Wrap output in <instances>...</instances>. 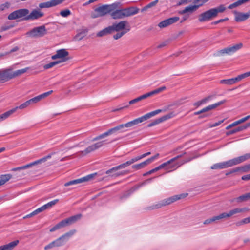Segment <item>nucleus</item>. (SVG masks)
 <instances>
[{
    "label": "nucleus",
    "instance_id": "1",
    "mask_svg": "<svg viewBox=\"0 0 250 250\" xmlns=\"http://www.w3.org/2000/svg\"><path fill=\"white\" fill-rule=\"evenodd\" d=\"M110 26L112 33L117 32V33L113 36V38L115 40L121 38L130 30V27L126 21H122L118 23H114Z\"/></svg>",
    "mask_w": 250,
    "mask_h": 250
},
{
    "label": "nucleus",
    "instance_id": "2",
    "mask_svg": "<svg viewBox=\"0 0 250 250\" xmlns=\"http://www.w3.org/2000/svg\"><path fill=\"white\" fill-rule=\"evenodd\" d=\"M169 106L167 107H165L161 109H157L155 111H153L152 112H150L149 113H148L140 117H139L138 118L135 119L132 121H129L126 123L124 124L125 128H130L132 127V126L137 125L140 123H141L143 122L144 121H145L148 119L152 117L153 116H155L156 115L163 112H166L168 109Z\"/></svg>",
    "mask_w": 250,
    "mask_h": 250
},
{
    "label": "nucleus",
    "instance_id": "3",
    "mask_svg": "<svg viewBox=\"0 0 250 250\" xmlns=\"http://www.w3.org/2000/svg\"><path fill=\"white\" fill-rule=\"evenodd\" d=\"M119 4V3H114L110 5H103L98 7L94 9L91 17L93 18H96L104 16L117 8Z\"/></svg>",
    "mask_w": 250,
    "mask_h": 250
},
{
    "label": "nucleus",
    "instance_id": "4",
    "mask_svg": "<svg viewBox=\"0 0 250 250\" xmlns=\"http://www.w3.org/2000/svg\"><path fill=\"white\" fill-rule=\"evenodd\" d=\"M82 217V214H78L64 219L50 229V231L53 232L62 228L71 225L80 220Z\"/></svg>",
    "mask_w": 250,
    "mask_h": 250
},
{
    "label": "nucleus",
    "instance_id": "5",
    "mask_svg": "<svg viewBox=\"0 0 250 250\" xmlns=\"http://www.w3.org/2000/svg\"><path fill=\"white\" fill-rule=\"evenodd\" d=\"M185 154L186 152H184L183 154L177 155L166 162L163 163L162 164H165L163 167V168H165L166 170H169V171L176 169L185 163V162H180L177 160L180 158L183 157V156Z\"/></svg>",
    "mask_w": 250,
    "mask_h": 250
},
{
    "label": "nucleus",
    "instance_id": "6",
    "mask_svg": "<svg viewBox=\"0 0 250 250\" xmlns=\"http://www.w3.org/2000/svg\"><path fill=\"white\" fill-rule=\"evenodd\" d=\"M125 128V126L124 125V124H120L118 125H117L113 128H111L109 129H108L106 132L96 136L95 137L93 138L92 139V141H96L98 140H100L102 139H103L107 136H108L109 135H111L112 134H116L118 132H125L126 130H124Z\"/></svg>",
    "mask_w": 250,
    "mask_h": 250
},
{
    "label": "nucleus",
    "instance_id": "7",
    "mask_svg": "<svg viewBox=\"0 0 250 250\" xmlns=\"http://www.w3.org/2000/svg\"><path fill=\"white\" fill-rule=\"evenodd\" d=\"M47 33V30L44 25L33 28L27 32L26 35L32 38H41L44 36Z\"/></svg>",
    "mask_w": 250,
    "mask_h": 250
},
{
    "label": "nucleus",
    "instance_id": "8",
    "mask_svg": "<svg viewBox=\"0 0 250 250\" xmlns=\"http://www.w3.org/2000/svg\"><path fill=\"white\" fill-rule=\"evenodd\" d=\"M75 229H72L65 233L61 237L55 240L56 247H62L64 245L69 239L76 233Z\"/></svg>",
    "mask_w": 250,
    "mask_h": 250
},
{
    "label": "nucleus",
    "instance_id": "9",
    "mask_svg": "<svg viewBox=\"0 0 250 250\" xmlns=\"http://www.w3.org/2000/svg\"><path fill=\"white\" fill-rule=\"evenodd\" d=\"M243 46L242 43L234 44L232 46H230L228 47L225 48L222 50L217 51V55H223L225 54L230 55L235 53L238 50L240 49Z\"/></svg>",
    "mask_w": 250,
    "mask_h": 250
},
{
    "label": "nucleus",
    "instance_id": "10",
    "mask_svg": "<svg viewBox=\"0 0 250 250\" xmlns=\"http://www.w3.org/2000/svg\"><path fill=\"white\" fill-rule=\"evenodd\" d=\"M104 141L96 142L88 146L84 150L80 151L79 153L82 156H85L102 147L104 145Z\"/></svg>",
    "mask_w": 250,
    "mask_h": 250
},
{
    "label": "nucleus",
    "instance_id": "11",
    "mask_svg": "<svg viewBox=\"0 0 250 250\" xmlns=\"http://www.w3.org/2000/svg\"><path fill=\"white\" fill-rule=\"evenodd\" d=\"M29 11L27 9H21L11 13L8 16V19L10 20H16L23 17L27 16L29 14Z\"/></svg>",
    "mask_w": 250,
    "mask_h": 250
},
{
    "label": "nucleus",
    "instance_id": "12",
    "mask_svg": "<svg viewBox=\"0 0 250 250\" xmlns=\"http://www.w3.org/2000/svg\"><path fill=\"white\" fill-rule=\"evenodd\" d=\"M217 16L216 11L213 8H211L204 13L201 14L199 17V21L200 22H204Z\"/></svg>",
    "mask_w": 250,
    "mask_h": 250
},
{
    "label": "nucleus",
    "instance_id": "13",
    "mask_svg": "<svg viewBox=\"0 0 250 250\" xmlns=\"http://www.w3.org/2000/svg\"><path fill=\"white\" fill-rule=\"evenodd\" d=\"M96 175V173L94 174H91L88 175H86V176H84L83 177L73 180L72 181H70L69 182H67L65 183L64 185L65 187H68L71 185H76L82 183L84 182L88 181L92 179L95 175Z\"/></svg>",
    "mask_w": 250,
    "mask_h": 250
},
{
    "label": "nucleus",
    "instance_id": "14",
    "mask_svg": "<svg viewBox=\"0 0 250 250\" xmlns=\"http://www.w3.org/2000/svg\"><path fill=\"white\" fill-rule=\"evenodd\" d=\"M175 116V114L174 112H170L167 115H165L158 119H157L152 122L150 123L149 124L147 125L148 127H151L153 126H154L155 125H157L163 122H164L168 119H169L172 117H173Z\"/></svg>",
    "mask_w": 250,
    "mask_h": 250
},
{
    "label": "nucleus",
    "instance_id": "15",
    "mask_svg": "<svg viewBox=\"0 0 250 250\" xmlns=\"http://www.w3.org/2000/svg\"><path fill=\"white\" fill-rule=\"evenodd\" d=\"M233 166L231 159L227 161L218 163L211 166V169H222Z\"/></svg>",
    "mask_w": 250,
    "mask_h": 250
},
{
    "label": "nucleus",
    "instance_id": "16",
    "mask_svg": "<svg viewBox=\"0 0 250 250\" xmlns=\"http://www.w3.org/2000/svg\"><path fill=\"white\" fill-rule=\"evenodd\" d=\"M65 0H51L49 1L40 3L39 7L41 9L54 7L61 4Z\"/></svg>",
    "mask_w": 250,
    "mask_h": 250
},
{
    "label": "nucleus",
    "instance_id": "17",
    "mask_svg": "<svg viewBox=\"0 0 250 250\" xmlns=\"http://www.w3.org/2000/svg\"><path fill=\"white\" fill-rule=\"evenodd\" d=\"M44 15L40 10L34 9L29 14L24 17V20H34L38 19Z\"/></svg>",
    "mask_w": 250,
    "mask_h": 250
},
{
    "label": "nucleus",
    "instance_id": "18",
    "mask_svg": "<svg viewBox=\"0 0 250 250\" xmlns=\"http://www.w3.org/2000/svg\"><path fill=\"white\" fill-rule=\"evenodd\" d=\"M50 157H51L50 155H47V156H46L45 157L40 159V160L36 161L34 162L31 163L29 164L26 165L22 166V167L14 168L12 169V170L13 171H17V170H22V169L27 168L28 167H31L32 166L41 163L42 162H45L47 159L50 158Z\"/></svg>",
    "mask_w": 250,
    "mask_h": 250
},
{
    "label": "nucleus",
    "instance_id": "19",
    "mask_svg": "<svg viewBox=\"0 0 250 250\" xmlns=\"http://www.w3.org/2000/svg\"><path fill=\"white\" fill-rule=\"evenodd\" d=\"M188 194L176 195L162 200L164 206L170 205L176 201L185 197Z\"/></svg>",
    "mask_w": 250,
    "mask_h": 250
},
{
    "label": "nucleus",
    "instance_id": "20",
    "mask_svg": "<svg viewBox=\"0 0 250 250\" xmlns=\"http://www.w3.org/2000/svg\"><path fill=\"white\" fill-rule=\"evenodd\" d=\"M179 20V18L178 17H171L160 22L158 24V26L161 28H165L176 22Z\"/></svg>",
    "mask_w": 250,
    "mask_h": 250
},
{
    "label": "nucleus",
    "instance_id": "21",
    "mask_svg": "<svg viewBox=\"0 0 250 250\" xmlns=\"http://www.w3.org/2000/svg\"><path fill=\"white\" fill-rule=\"evenodd\" d=\"M249 210L248 208H236L230 210L228 213L223 212L222 213V216L223 218H229L231 217V216L241 212H246Z\"/></svg>",
    "mask_w": 250,
    "mask_h": 250
},
{
    "label": "nucleus",
    "instance_id": "22",
    "mask_svg": "<svg viewBox=\"0 0 250 250\" xmlns=\"http://www.w3.org/2000/svg\"><path fill=\"white\" fill-rule=\"evenodd\" d=\"M122 10L124 18L134 15L139 12V9L135 7H129Z\"/></svg>",
    "mask_w": 250,
    "mask_h": 250
},
{
    "label": "nucleus",
    "instance_id": "23",
    "mask_svg": "<svg viewBox=\"0 0 250 250\" xmlns=\"http://www.w3.org/2000/svg\"><path fill=\"white\" fill-rule=\"evenodd\" d=\"M68 55V52L64 49H62L60 50H58L56 51V54L52 56L51 58L53 60H56L57 59H61V60L66 59L65 58Z\"/></svg>",
    "mask_w": 250,
    "mask_h": 250
},
{
    "label": "nucleus",
    "instance_id": "24",
    "mask_svg": "<svg viewBox=\"0 0 250 250\" xmlns=\"http://www.w3.org/2000/svg\"><path fill=\"white\" fill-rule=\"evenodd\" d=\"M235 20L237 22H242L247 20L250 16V10L246 13H244L242 12L235 11Z\"/></svg>",
    "mask_w": 250,
    "mask_h": 250
},
{
    "label": "nucleus",
    "instance_id": "25",
    "mask_svg": "<svg viewBox=\"0 0 250 250\" xmlns=\"http://www.w3.org/2000/svg\"><path fill=\"white\" fill-rule=\"evenodd\" d=\"M12 79V70L11 69L0 70V80L5 82Z\"/></svg>",
    "mask_w": 250,
    "mask_h": 250
},
{
    "label": "nucleus",
    "instance_id": "26",
    "mask_svg": "<svg viewBox=\"0 0 250 250\" xmlns=\"http://www.w3.org/2000/svg\"><path fill=\"white\" fill-rule=\"evenodd\" d=\"M250 158V153L232 159L233 166L238 165Z\"/></svg>",
    "mask_w": 250,
    "mask_h": 250
},
{
    "label": "nucleus",
    "instance_id": "27",
    "mask_svg": "<svg viewBox=\"0 0 250 250\" xmlns=\"http://www.w3.org/2000/svg\"><path fill=\"white\" fill-rule=\"evenodd\" d=\"M250 158V153L232 159L233 166L238 165Z\"/></svg>",
    "mask_w": 250,
    "mask_h": 250
},
{
    "label": "nucleus",
    "instance_id": "28",
    "mask_svg": "<svg viewBox=\"0 0 250 250\" xmlns=\"http://www.w3.org/2000/svg\"><path fill=\"white\" fill-rule=\"evenodd\" d=\"M226 101L225 100H224L221 101L218 103H215L213 104L209 105L204 108L202 110L199 111V114L205 113V112L209 111L210 110L216 108L217 107H218V106L225 103L226 102Z\"/></svg>",
    "mask_w": 250,
    "mask_h": 250
},
{
    "label": "nucleus",
    "instance_id": "29",
    "mask_svg": "<svg viewBox=\"0 0 250 250\" xmlns=\"http://www.w3.org/2000/svg\"><path fill=\"white\" fill-rule=\"evenodd\" d=\"M131 165L129 161H126L125 163H122L117 166L113 167L112 168L107 170L106 171L105 173L106 174H109L111 173L112 172H115L119 169L125 168Z\"/></svg>",
    "mask_w": 250,
    "mask_h": 250
},
{
    "label": "nucleus",
    "instance_id": "30",
    "mask_svg": "<svg viewBox=\"0 0 250 250\" xmlns=\"http://www.w3.org/2000/svg\"><path fill=\"white\" fill-rule=\"evenodd\" d=\"M19 243L17 240L11 242L7 244L0 246V250H12Z\"/></svg>",
    "mask_w": 250,
    "mask_h": 250
},
{
    "label": "nucleus",
    "instance_id": "31",
    "mask_svg": "<svg viewBox=\"0 0 250 250\" xmlns=\"http://www.w3.org/2000/svg\"><path fill=\"white\" fill-rule=\"evenodd\" d=\"M198 8V6L197 5H194V4L189 5L185 7L184 9L180 11L179 13L180 14L183 15L187 13H192L197 10Z\"/></svg>",
    "mask_w": 250,
    "mask_h": 250
},
{
    "label": "nucleus",
    "instance_id": "32",
    "mask_svg": "<svg viewBox=\"0 0 250 250\" xmlns=\"http://www.w3.org/2000/svg\"><path fill=\"white\" fill-rule=\"evenodd\" d=\"M111 17L114 19H123V15L122 9H115L110 13Z\"/></svg>",
    "mask_w": 250,
    "mask_h": 250
},
{
    "label": "nucleus",
    "instance_id": "33",
    "mask_svg": "<svg viewBox=\"0 0 250 250\" xmlns=\"http://www.w3.org/2000/svg\"><path fill=\"white\" fill-rule=\"evenodd\" d=\"M112 33L110 26L104 28L97 33V37H103Z\"/></svg>",
    "mask_w": 250,
    "mask_h": 250
},
{
    "label": "nucleus",
    "instance_id": "34",
    "mask_svg": "<svg viewBox=\"0 0 250 250\" xmlns=\"http://www.w3.org/2000/svg\"><path fill=\"white\" fill-rule=\"evenodd\" d=\"M222 215H223L222 213H221V214H219V215L213 216V217H212L211 218L208 219L204 221V224L208 225V224L211 223L213 222H215L217 220H220L221 219H223L224 218Z\"/></svg>",
    "mask_w": 250,
    "mask_h": 250
},
{
    "label": "nucleus",
    "instance_id": "35",
    "mask_svg": "<svg viewBox=\"0 0 250 250\" xmlns=\"http://www.w3.org/2000/svg\"><path fill=\"white\" fill-rule=\"evenodd\" d=\"M237 82L238 81H237V78H236V77H235V78L229 79L221 80L220 81V83L221 84H225L226 85H232L234 83H235Z\"/></svg>",
    "mask_w": 250,
    "mask_h": 250
},
{
    "label": "nucleus",
    "instance_id": "36",
    "mask_svg": "<svg viewBox=\"0 0 250 250\" xmlns=\"http://www.w3.org/2000/svg\"><path fill=\"white\" fill-rule=\"evenodd\" d=\"M214 97V96L213 95L208 96L203 99L202 100L199 101L195 103L193 105L196 107H198V106H200L201 104L206 103L207 102L209 101V100H211V99H212Z\"/></svg>",
    "mask_w": 250,
    "mask_h": 250
},
{
    "label": "nucleus",
    "instance_id": "37",
    "mask_svg": "<svg viewBox=\"0 0 250 250\" xmlns=\"http://www.w3.org/2000/svg\"><path fill=\"white\" fill-rule=\"evenodd\" d=\"M29 67H26V68H24L23 69H19V70H16L15 71H14V72L12 71V79L15 78V77H17L18 76L21 75L22 74L26 72L27 71V70H29Z\"/></svg>",
    "mask_w": 250,
    "mask_h": 250
},
{
    "label": "nucleus",
    "instance_id": "38",
    "mask_svg": "<svg viewBox=\"0 0 250 250\" xmlns=\"http://www.w3.org/2000/svg\"><path fill=\"white\" fill-rule=\"evenodd\" d=\"M87 29L82 30L81 32L77 34L75 37V39L78 41L82 40L87 34Z\"/></svg>",
    "mask_w": 250,
    "mask_h": 250
},
{
    "label": "nucleus",
    "instance_id": "39",
    "mask_svg": "<svg viewBox=\"0 0 250 250\" xmlns=\"http://www.w3.org/2000/svg\"><path fill=\"white\" fill-rule=\"evenodd\" d=\"M11 178V175L5 174L0 176V186L4 185L6 182L10 180Z\"/></svg>",
    "mask_w": 250,
    "mask_h": 250
},
{
    "label": "nucleus",
    "instance_id": "40",
    "mask_svg": "<svg viewBox=\"0 0 250 250\" xmlns=\"http://www.w3.org/2000/svg\"><path fill=\"white\" fill-rule=\"evenodd\" d=\"M65 62V60L54 61V62H51L48 64L44 65L43 66V68L45 69H48L51 67H53L55 65H56L61 62Z\"/></svg>",
    "mask_w": 250,
    "mask_h": 250
},
{
    "label": "nucleus",
    "instance_id": "41",
    "mask_svg": "<svg viewBox=\"0 0 250 250\" xmlns=\"http://www.w3.org/2000/svg\"><path fill=\"white\" fill-rule=\"evenodd\" d=\"M240 171L245 172L246 171V169H245V166L237 167L233 168V169H231L230 170H229L227 173H226V175H229L231 174L232 173H235V172H239Z\"/></svg>",
    "mask_w": 250,
    "mask_h": 250
},
{
    "label": "nucleus",
    "instance_id": "42",
    "mask_svg": "<svg viewBox=\"0 0 250 250\" xmlns=\"http://www.w3.org/2000/svg\"><path fill=\"white\" fill-rule=\"evenodd\" d=\"M162 207H164L162 200L158 202V203L146 208L147 210H153L155 209H158Z\"/></svg>",
    "mask_w": 250,
    "mask_h": 250
},
{
    "label": "nucleus",
    "instance_id": "43",
    "mask_svg": "<svg viewBox=\"0 0 250 250\" xmlns=\"http://www.w3.org/2000/svg\"><path fill=\"white\" fill-rule=\"evenodd\" d=\"M147 165H148V163L147 160H146V161H145L140 164L134 165L132 166V167L136 170H139L142 168H144L145 167H146Z\"/></svg>",
    "mask_w": 250,
    "mask_h": 250
},
{
    "label": "nucleus",
    "instance_id": "44",
    "mask_svg": "<svg viewBox=\"0 0 250 250\" xmlns=\"http://www.w3.org/2000/svg\"><path fill=\"white\" fill-rule=\"evenodd\" d=\"M147 96H146V94H145L144 95H142L138 97H137L136 98L134 99H133L131 101H130L129 102V104H134L135 103H136L138 102H140L141 101V100H143L145 99H146L147 98Z\"/></svg>",
    "mask_w": 250,
    "mask_h": 250
},
{
    "label": "nucleus",
    "instance_id": "45",
    "mask_svg": "<svg viewBox=\"0 0 250 250\" xmlns=\"http://www.w3.org/2000/svg\"><path fill=\"white\" fill-rule=\"evenodd\" d=\"M129 172V171L128 170H125V171L117 172H115V173H114V172H112L111 173H109V176H111V177H119L120 176H122V175L127 174Z\"/></svg>",
    "mask_w": 250,
    "mask_h": 250
},
{
    "label": "nucleus",
    "instance_id": "46",
    "mask_svg": "<svg viewBox=\"0 0 250 250\" xmlns=\"http://www.w3.org/2000/svg\"><path fill=\"white\" fill-rule=\"evenodd\" d=\"M249 199H250V192L240 196L237 198L236 200L238 202H241L243 201H247Z\"/></svg>",
    "mask_w": 250,
    "mask_h": 250
},
{
    "label": "nucleus",
    "instance_id": "47",
    "mask_svg": "<svg viewBox=\"0 0 250 250\" xmlns=\"http://www.w3.org/2000/svg\"><path fill=\"white\" fill-rule=\"evenodd\" d=\"M16 111H17V109H16V107H15L10 110H8L7 112L4 113L3 114H1L3 120H5L6 118H7L8 117H9L10 115H11L12 114H13Z\"/></svg>",
    "mask_w": 250,
    "mask_h": 250
},
{
    "label": "nucleus",
    "instance_id": "48",
    "mask_svg": "<svg viewBox=\"0 0 250 250\" xmlns=\"http://www.w3.org/2000/svg\"><path fill=\"white\" fill-rule=\"evenodd\" d=\"M250 127V122L242 126H238L235 128L236 133L241 132Z\"/></svg>",
    "mask_w": 250,
    "mask_h": 250
},
{
    "label": "nucleus",
    "instance_id": "49",
    "mask_svg": "<svg viewBox=\"0 0 250 250\" xmlns=\"http://www.w3.org/2000/svg\"><path fill=\"white\" fill-rule=\"evenodd\" d=\"M159 0H155V1H153L152 2H151L150 3L147 4L146 6H145L143 9L142 11H145L147 9L151 8L152 7H154L156 5V4L158 3Z\"/></svg>",
    "mask_w": 250,
    "mask_h": 250
},
{
    "label": "nucleus",
    "instance_id": "50",
    "mask_svg": "<svg viewBox=\"0 0 250 250\" xmlns=\"http://www.w3.org/2000/svg\"><path fill=\"white\" fill-rule=\"evenodd\" d=\"M30 104H31L30 102V100H29L24 102V103L22 104H21L20 106L16 107V108L17 110L18 109H23L24 108H26Z\"/></svg>",
    "mask_w": 250,
    "mask_h": 250
},
{
    "label": "nucleus",
    "instance_id": "51",
    "mask_svg": "<svg viewBox=\"0 0 250 250\" xmlns=\"http://www.w3.org/2000/svg\"><path fill=\"white\" fill-rule=\"evenodd\" d=\"M60 14L63 17H67L71 14V12L68 9H66L61 11Z\"/></svg>",
    "mask_w": 250,
    "mask_h": 250
},
{
    "label": "nucleus",
    "instance_id": "52",
    "mask_svg": "<svg viewBox=\"0 0 250 250\" xmlns=\"http://www.w3.org/2000/svg\"><path fill=\"white\" fill-rule=\"evenodd\" d=\"M249 76H250V71L239 75L237 77H236V78L237 81L239 82L241 80Z\"/></svg>",
    "mask_w": 250,
    "mask_h": 250
},
{
    "label": "nucleus",
    "instance_id": "53",
    "mask_svg": "<svg viewBox=\"0 0 250 250\" xmlns=\"http://www.w3.org/2000/svg\"><path fill=\"white\" fill-rule=\"evenodd\" d=\"M214 10L216 11V15H217L219 13H222L226 10V7L223 4L219 5V6L213 8Z\"/></svg>",
    "mask_w": 250,
    "mask_h": 250
},
{
    "label": "nucleus",
    "instance_id": "54",
    "mask_svg": "<svg viewBox=\"0 0 250 250\" xmlns=\"http://www.w3.org/2000/svg\"><path fill=\"white\" fill-rule=\"evenodd\" d=\"M10 6V3L6 2L0 5V11H2L8 9Z\"/></svg>",
    "mask_w": 250,
    "mask_h": 250
},
{
    "label": "nucleus",
    "instance_id": "55",
    "mask_svg": "<svg viewBox=\"0 0 250 250\" xmlns=\"http://www.w3.org/2000/svg\"><path fill=\"white\" fill-rule=\"evenodd\" d=\"M143 158V157L142 156V155H141L135 157L134 158H132V159H131L130 160H129L128 161H129L130 165H131L133 163H134Z\"/></svg>",
    "mask_w": 250,
    "mask_h": 250
},
{
    "label": "nucleus",
    "instance_id": "56",
    "mask_svg": "<svg viewBox=\"0 0 250 250\" xmlns=\"http://www.w3.org/2000/svg\"><path fill=\"white\" fill-rule=\"evenodd\" d=\"M143 158V157L142 156V155H141L135 157L134 158H132V159H131L130 160H129L128 161H129L130 165H131L133 163H134Z\"/></svg>",
    "mask_w": 250,
    "mask_h": 250
},
{
    "label": "nucleus",
    "instance_id": "57",
    "mask_svg": "<svg viewBox=\"0 0 250 250\" xmlns=\"http://www.w3.org/2000/svg\"><path fill=\"white\" fill-rule=\"evenodd\" d=\"M161 90L159 88L153 90V91H152L150 92H148V93H146V96L147 97H150L154 94H157V93H159L160 92H161Z\"/></svg>",
    "mask_w": 250,
    "mask_h": 250
},
{
    "label": "nucleus",
    "instance_id": "58",
    "mask_svg": "<svg viewBox=\"0 0 250 250\" xmlns=\"http://www.w3.org/2000/svg\"><path fill=\"white\" fill-rule=\"evenodd\" d=\"M42 99L40 97V95H38L36 97H35L31 99H30V102L31 104H35L39 102L40 100H41Z\"/></svg>",
    "mask_w": 250,
    "mask_h": 250
},
{
    "label": "nucleus",
    "instance_id": "59",
    "mask_svg": "<svg viewBox=\"0 0 250 250\" xmlns=\"http://www.w3.org/2000/svg\"><path fill=\"white\" fill-rule=\"evenodd\" d=\"M54 247H56V246L55 241H53V242L50 243L49 244L45 246L44 247V250H48Z\"/></svg>",
    "mask_w": 250,
    "mask_h": 250
},
{
    "label": "nucleus",
    "instance_id": "60",
    "mask_svg": "<svg viewBox=\"0 0 250 250\" xmlns=\"http://www.w3.org/2000/svg\"><path fill=\"white\" fill-rule=\"evenodd\" d=\"M59 202L58 199H55L53 201H51L48 203H47V205L48 206V208H52L53 206H54L55 204H56Z\"/></svg>",
    "mask_w": 250,
    "mask_h": 250
},
{
    "label": "nucleus",
    "instance_id": "61",
    "mask_svg": "<svg viewBox=\"0 0 250 250\" xmlns=\"http://www.w3.org/2000/svg\"><path fill=\"white\" fill-rule=\"evenodd\" d=\"M164 165H165V164H161L160 166H159L158 167L150 170V171L151 173L152 174L155 172H156V171L159 170L163 168V167Z\"/></svg>",
    "mask_w": 250,
    "mask_h": 250
},
{
    "label": "nucleus",
    "instance_id": "62",
    "mask_svg": "<svg viewBox=\"0 0 250 250\" xmlns=\"http://www.w3.org/2000/svg\"><path fill=\"white\" fill-rule=\"evenodd\" d=\"M52 92H53V90H50V91H49L48 92L43 93L40 95V96L41 98V99H42L43 98H44L47 97L48 96L50 95Z\"/></svg>",
    "mask_w": 250,
    "mask_h": 250
},
{
    "label": "nucleus",
    "instance_id": "63",
    "mask_svg": "<svg viewBox=\"0 0 250 250\" xmlns=\"http://www.w3.org/2000/svg\"><path fill=\"white\" fill-rule=\"evenodd\" d=\"M159 156V153H157L155 155H154V156H152L151 157V158L147 159V161L148 163V164H150L151 163H152L155 159H156V158H157L158 157V156Z\"/></svg>",
    "mask_w": 250,
    "mask_h": 250
},
{
    "label": "nucleus",
    "instance_id": "64",
    "mask_svg": "<svg viewBox=\"0 0 250 250\" xmlns=\"http://www.w3.org/2000/svg\"><path fill=\"white\" fill-rule=\"evenodd\" d=\"M189 2H191L190 0H180L178 3L177 4L178 5H181L183 4H188Z\"/></svg>",
    "mask_w": 250,
    "mask_h": 250
}]
</instances>
